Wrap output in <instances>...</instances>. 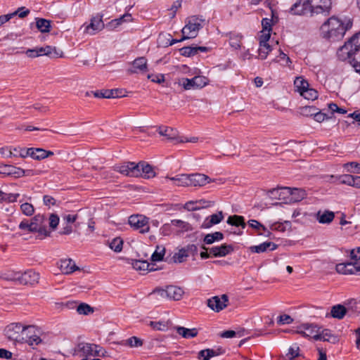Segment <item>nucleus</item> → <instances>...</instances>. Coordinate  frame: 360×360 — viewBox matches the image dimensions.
<instances>
[{"mask_svg":"<svg viewBox=\"0 0 360 360\" xmlns=\"http://www.w3.org/2000/svg\"><path fill=\"white\" fill-rule=\"evenodd\" d=\"M352 27V21L350 18L342 20L333 16L321 25V32L323 38L335 41L342 39L346 31Z\"/></svg>","mask_w":360,"mask_h":360,"instance_id":"f257e3e1","label":"nucleus"},{"mask_svg":"<svg viewBox=\"0 0 360 360\" xmlns=\"http://www.w3.org/2000/svg\"><path fill=\"white\" fill-rule=\"evenodd\" d=\"M360 49V32L354 34L345 44L341 46L338 52V56L341 60H348L356 72L360 74V62L353 57Z\"/></svg>","mask_w":360,"mask_h":360,"instance_id":"f03ea898","label":"nucleus"},{"mask_svg":"<svg viewBox=\"0 0 360 360\" xmlns=\"http://www.w3.org/2000/svg\"><path fill=\"white\" fill-rule=\"evenodd\" d=\"M34 330V326H22L20 323H12L6 326L5 334L11 340L23 342L25 333L27 332L33 333Z\"/></svg>","mask_w":360,"mask_h":360,"instance_id":"7ed1b4c3","label":"nucleus"},{"mask_svg":"<svg viewBox=\"0 0 360 360\" xmlns=\"http://www.w3.org/2000/svg\"><path fill=\"white\" fill-rule=\"evenodd\" d=\"M204 21L205 19L195 15L188 18L187 22L181 30L183 34L181 40L195 38L198 31L202 28V23Z\"/></svg>","mask_w":360,"mask_h":360,"instance_id":"20e7f679","label":"nucleus"},{"mask_svg":"<svg viewBox=\"0 0 360 360\" xmlns=\"http://www.w3.org/2000/svg\"><path fill=\"white\" fill-rule=\"evenodd\" d=\"M4 278L11 281L18 280L20 283L23 285H34L38 283L39 274L30 269L25 271L23 274L15 273L12 275H5Z\"/></svg>","mask_w":360,"mask_h":360,"instance_id":"39448f33","label":"nucleus"},{"mask_svg":"<svg viewBox=\"0 0 360 360\" xmlns=\"http://www.w3.org/2000/svg\"><path fill=\"white\" fill-rule=\"evenodd\" d=\"M103 351V347L98 345L80 342L75 349V355H80L84 356H96L100 354V352Z\"/></svg>","mask_w":360,"mask_h":360,"instance_id":"423d86ee","label":"nucleus"},{"mask_svg":"<svg viewBox=\"0 0 360 360\" xmlns=\"http://www.w3.org/2000/svg\"><path fill=\"white\" fill-rule=\"evenodd\" d=\"M129 224L141 233H148L150 230L148 218L141 214H134L129 217Z\"/></svg>","mask_w":360,"mask_h":360,"instance_id":"0eeeda50","label":"nucleus"},{"mask_svg":"<svg viewBox=\"0 0 360 360\" xmlns=\"http://www.w3.org/2000/svg\"><path fill=\"white\" fill-rule=\"evenodd\" d=\"M114 170L129 177H139V165L134 162H125L114 167Z\"/></svg>","mask_w":360,"mask_h":360,"instance_id":"6e6552de","label":"nucleus"},{"mask_svg":"<svg viewBox=\"0 0 360 360\" xmlns=\"http://www.w3.org/2000/svg\"><path fill=\"white\" fill-rule=\"evenodd\" d=\"M53 154V151L46 150L41 148H28L27 150H26V153L23 152V154L21 153V155L22 158L30 157L34 160H41L49 156H52Z\"/></svg>","mask_w":360,"mask_h":360,"instance_id":"1a4fd4ad","label":"nucleus"},{"mask_svg":"<svg viewBox=\"0 0 360 360\" xmlns=\"http://www.w3.org/2000/svg\"><path fill=\"white\" fill-rule=\"evenodd\" d=\"M229 297L226 294L221 296H214L207 300V306L213 311L219 312L228 305Z\"/></svg>","mask_w":360,"mask_h":360,"instance_id":"9d476101","label":"nucleus"},{"mask_svg":"<svg viewBox=\"0 0 360 360\" xmlns=\"http://www.w3.org/2000/svg\"><path fill=\"white\" fill-rule=\"evenodd\" d=\"M335 269L338 273L342 274L360 275V262L340 263L336 265Z\"/></svg>","mask_w":360,"mask_h":360,"instance_id":"9b49d317","label":"nucleus"},{"mask_svg":"<svg viewBox=\"0 0 360 360\" xmlns=\"http://www.w3.org/2000/svg\"><path fill=\"white\" fill-rule=\"evenodd\" d=\"M0 173L6 176H12L15 178H19L24 176H28L32 173V170H25L10 165H4L0 167Z\"/></svg>","mask_w":360,"mask_h":360,"instance_id":"f8f14e48","label":"nucleus"},{"mask_svg":"<svg viewBox=\"0 0 360 360\" xmlns=\"http://www.w3.org/2000/svg\"><path fill=\"white\" fill-rule=\"evenodd\" d=\"M208 176L203 174H188V186H203L208 183L214 182Z\"/></svg>","mask_w":360,"mask_h":360,"instance_id":"ddd939ff","label":"nucleus"},{"mask_svg":"<svg viewBox=\"0 0 360 360\" xmlns=\"http://www.w3.org/2000/svg\"><path fill=\"white\" fill-rule=\"evenodd\" d=\"M132 67L127 70L129 75L138 72H145L148 70L147 59L145 57H139L131 63Z\"/></svg>","mask_w":360,"mask_h":360,"instance_id":"4468645a","label":"nucleus"},{"mask_svg":"<svg viewBox=\"0 0 360 360\" xmlns=\"http://www.w3.org/2000/svg\"><path fill=\"white\" fill-rule=\"evenodd\" d=\"M312 5L315 10V13H323L324 15H328L331 8V1L330 0H311Z\"/></svg>","mask_w":360,"mask_h":360,"instance_id":"2eb2a0df","label":"nucleus"},{"mask_svg":"<svg viewBox=\"0 0 360 360\" xmlns=\"http://www.w3.org/2000/svg\"><path fill=\"white\" fill-rule=\"evenodd\" d=\"M104 28V23L101 17H94L89 25H86L84 32L90 34H95Z\"/></svg>","mask_w":360,"mask_h":360,"instance_id":"dca6fc26","label":"nucleus"},{"mask_svg":"<svg viewBox=\"0 0 360 360\" xmlns=\"http://www.w3.org/2000/svg\"><path fill=\"white\" fill-rule=\"evenodd\" d=\"M315 8L311 0H302V8H297V6L292 5L290 8L291 12L295 15H305L308 13H315Z\"/></svg>","mask_w":360,"mask_h":360,"instance_id":"f3484780","label":"nucleus"},{"mask_svg":"<svg viewBox=\"0 0 360 360\" xmlns=\"http://www.w3.org/2000/svg\"><path fill=\"white\" fill-rule=\"evenodd\" d=\"M234 250L231 245L223 244L220 246L212 247L210 249V254L214 257H225Z\"/></svg>","mask_w":360,"mask_h":360,"instance_id":"a211bd4d","label":"nucleus"},{"mask_svg":"<svg viewBox=\"0 0 360 360\" xmlns=\"http://www.w3.org/2000/svg\"><path fill=\"white\" fill-rule=\"evenodd\" d=\"M58 267L64 274H70L79 269L78 266H77L75 263L71 259H60L58 263Z\"/></svg>","mask_w":360,"mask_h":360,"instance_id":"6ab92c4d","label":"nucleus"},{"mask_svg":"<svg viewBox=\"0 0 360 360\" xmlns=\"http://www.w3.org/2000/svg\"><path fill=\"white\" fill-rule=\"evenodd\" d=\"M224 219V214L221 211L218 212L216 214H213L210 217H207L201 225L202 229H209L213 225L218 224Z\"/></svg>","mask_w":360,"mask_h":360,"instance_id":"aec40b11","label":"nucleus"},{"mask_svg":"<svg viewBox=\"0 0 360 360\" xmlns=\"http://www.w3.org/2000/svg\"><path fill=\"white\" fill-rule=\"evenodd\" d=\"M137 165H139V169L140 171L139 177L150 179L155 176V172L153 169V167L150 165L145 162H139L137 163Z\"/></svg>","mask_w":360,"mask_h":360,"instance_id":"412c9836","label":"nucleus"},{"mask_svg":"<svg viewBox=\"0 0 360 360\" xmlns=\"http://www.w3.org/2000/svg\"><path fill=\"white\" fill-rule=\"evenodd\" d=\"M283 190L291 195V200L294 202H300L307 196L305 190L302 188L285 187Z\"/></svg>","mask_w":360,"mask_h":360,"instance_id":"4be33fe9","label":"nucleus"},{"mask_svg":"<svg viewBox=\"0 0 360 360\" xmlns=\"http://www.w3.org/2000/svg\"><path fill=\"white\" fill-rule=\"evenodd\" d=\"M302 328L304 330L298 331L299 333L302 334L303 336L312 338L315 340H316V335H318L320 330V328L316 326L313 324H303Z\"/></svg>","mask_w":360,"mask_h":360,"instance_id":"5701e85b","label":"nucleus"},{"mask_svg":"<svg viewBox=\"0 0 360 360\" xmlns=\"http://www.w3.org/2000/svg\"><path fill=\"white\" fill-rule=\"evenodd\" d=\"M278 248V245L272 242H264L258 245H253L250 247L251 252L262 253L266 252L268 249L274 250Z\"/></svg>","mask_w":360,"mask_h":360,"instance_id":"b1692460","label":"nucleus"},{"mask_svg":"<svg viewBox=\"0 0 360 360\" xmlns=\"http://www.w3.org/2000/svg\"><path fill=\"white\" fill-rule=\"evenodd\" d=\"M173 328L179 335L186 339L195 338L198 333V329L195 328L189 329L183 326H174Z\"/></svg>","mask_w":360,"mask_h":360,"instance_id":"393cba45","label":"nucleus"},{"mask_svg":"<svg viewBox=\"0 0 360 360\" xmlns=\"http://www.w3.org/2000/svg\"><path fill=\"white\" fill-rule=\"evenodd\" d=\"M316 340L327 341L333 344H335L338 342V336L331 333V331L328 329H323L321 331L319 330L318 335H316Z\"/></svg>","mask_w":360,"mask_h":360,"instance_id":"a878e982","label":"nucleus"},{"mask_svg":"<svg viewBox=\"0 0 360 360\" xmlns=\"http://www.w3.org/2000/svg\"><path fill=\"white\" fill-rule=\"evenodd\" d=\"M158 133L161 136L167 137V139L172 141H179L177 138V131L175 129L169 127L161 126L158 128Z\"/></svg>","mask_w":360,"mask_h":360,"instance_id":"bb28decb","label":"nucleus"},{"mask_svg":"<svg viewBox=\"0 0 360 360\" xmlns=\"http://www.w3.org/2000/svg\"><path fill=\"white\" fill-rule=\"evenodd\" d=\"M131 265L137 271H151L155 270L154 264H149L146 260H132Z\"/></svg>","mask_w":360,"mask_h":360,"instance_id":"cd10ccee","label":"nucleus"},{"mask_svg":"<svg viewBox=\"0 0 360 360\" xmlns=\"http://www.w3.org/2000/svg\"><path fill=\"white\" fill-rule=\"evenodd\" d=\"M183 295L184 290L182 288L174 285L167 286V299L180 300Z\"/></svg>","mask_w":360,"mask_h":360,"instance_id":"c85d7f7f","label":"nucleus"},{"mask_svg":"<svg viewBox=\"0 0 360 360\" xmlns=\"http://www.w3.org/2000/svg\"><path fill=\"white\" fill-rule=\"evenodd\" d=\"M335 218V214L332 211L325 210L321 212L319 211L316 214V219L321 224H330Z\"/></svg>","mask_w":360,"mask_h":360,"instance_id":"c756f323","label":"nucleus"},{"mask_svg":"<svg viewBox=\"0 0 360 360\" xmlns=\"http://www.w3.org/2000/svg\"><path fill=\"white\" fill-rule=\"evenodd\" d=\"M149 326L154 330L166 331L169 328H173L172 323L171 321H150Z\"/></svg>","mask_w":360,"mask_h":360,"instance_id":"7c9ffc66","label":"nucleus"},{"mask_svg":"<svg viewBox=\"0 0 360 360\" xmlns=\"http://www.w3.org/2000/svg\"><path fill=\"white\" fill-rule=\"evenodd\" d=\"M347 313V309L344 305L336 304L332 307L330 316L338 319H342Z\"/></svg>","mask_w":360,"mask_h":360,"instance_id":"2f4dec72","label":"nucleus"},{"mask_svg":"<svg viewBox=\"0 0 360 360\" xmlns=\"http://www.w3.org/2000/svg\"><path fill=\"white\" fill-rule=\"evenodd\" d=\"M224 350L218 349L214 350L213 349H202L199 352L198 357L202 358L203 360H209L210 358L222 354Z\"/></svg>","mask_w":360,"mask_h":360,"instance_id":"473e14b6","label":"nucleus"},{"mask_svg":"<svg viewBox=\"0 0 360 360\" xmlns=\"http://www.w3.org/2000/svg\"><path fill=\"white\" fill-rule=\"evenodd\" d=\"M226 222L231 226H241L243 229H245L246 226L244 217L240 215L235 214L229 217Z\"/></svg>","mask_w":360,"mask_h":360,"instance_id":"72a5a7b5","label":"nucleus"},{"mask_svg":"<svg viewBox=\"0 0 360 360\" xmlns=\"http://www.w3.org/2000/svg\"><path fill=\"white\" fill-rule=\"evenodd\" d=\"M224 238V234L221 232L216 231L213 233L207 234L203 239V242L207 245H210L215 241L221 240Z\"/></svg>","mask_w":360,"mask_h":360,"instance_id":"f704fd0d","label":"nucleus"},{"mask_svg":"<svg viewBox=\"0 0 360 360\" xmlns=\"http://www.w3.org/2000/svg\"><path fill=\"white\" fill-rule=\"evenodd\" d=\"M36 26L42 33L50 32L51 21L44 18H37Z\"/></svg>","mask_w":360,"mask_h":360,"instance_id":"c9c22d12","label":"nucleus"},{"mask_svg":"<svg viewBox=\"0 0 360 360\" xmlns=\"http://www.w3.org/2000/svg\"><path fill=\"white\" fill-rule=\"evenodd\" d=\"M291 229V222L290 221H284L283 222L276 221L271 224L270 229L284 232L287 229Z\"/></svg>","mask_w":360,"mask_h":360,"instance_id":"e433bc0d","label":"nucleus"},{"mask_svg":"<svg viewBox=\"0 0 360 360\" xmlns=\"http://www.w3.org/2000/svg\"><path fill=\"white\" fill-rule=\"evenodd\" d=\"M243 36L237 33H231L229 37V44L235 49H239L241 47V40Z\"/></svg>","mask_w":360,"mask_h":360,"instance_id":"4c0bfd02","label":"nucleus"},{"mask_svg":"<svg viewBox=\"0 0 360 360\" xmlns=\"http://www.w3.org/2000/svg\"><path fill=\"white\" fill-rule=\"evenodd\" d=\"M169 179L174 181L175 184L178 186H188V174H179L174 177H170Z\"/></svg>","mask_w":360,"mask_h":360,"instance_id":"58836bf2","label":"nucleus"},{"mask_svg":"<svg viewBox=\"0 0 360 360\" xmlns=\"http://www.w3.org/2000/svg\"><path fill=\"white\" fill-rule=\"evenodd\" d=\"M28 333L29 332H27L25 333L24 335V337H25V339L23 340V342L27 343L29 345H37L38 344H39L41 342V339L40 338V337L37 335V334H33V335H28ZM30 333H32L31 332H30ZM35 333V330H34V332L32 333Z\"/></svg>","mask_w":360,"mask_h":360,"instance_id":"ea45409f","label":"nucleus"},{"mask_svg":"<svg viewBox=\"0 0 360 360\" xmlns=\"http://www.w3.org/2000/svg\"><path fill=\"white\" fill-rule=\"evenodd\" d=\"M20 196L19 193H6L0 191V202H14Z\"/></svg>","mask_w":360,"mask_h":360,"instance_id":"a19ab883","label":"nucleus"},{"mask_svg":"<svg viewBox=\"0 0 360 360\" xmlns=\"http://www.w3.org/2000/svg\"><path fill=\"white\" fill-rule=\"evenodd\" d=\"M294 85L300 94L309 87L308 82L301 77H296L294 82Z\"/></svg>","mask_w":360,"mask_h":360,"instance_id":"79ce46f5","label":"nucleus"},{"mask_svg":"<svg viewBox=\"0 0 360 360\" xmlns=\"http://www.w3.org/2000/svg\"><path fill=\"white\" fill-rule=\"evenodd\" d=\"M122 345L130 347H139L143 345V340L136 336H132L126 340Z\"/></svg>","mask_w":360,"mask_h":360,"instance_id":"37998d69","label":"nucleus"},{"mask_svg":"<svg viewBox=\"0 0 360 360\" xmlns=\"http://www.w3.org/2000/svg\"><path fill=\"white\" fill-rule=\"evenodd\" d=\"M122 246L123 240L120 237L114 238L109 244L110 248L116 252H121L122 250Z\"/></svg>","mask_w":360,"mask_h":360,"instance_id":"c03bdc74","label":"nucleus"},{"mask_svg":"<svg viewBox=\"0 0 360 360\" xmlns=\"http://www.w3.org/2000/svg\"><path fill=\"white\" fill-rule=\"evenodd\" d=\"M300 95L305 99L314 101L318 98V92L314 89L309 87L301 92Z\"/></svg>","mask_w":360,"mask_h":360,"instance_id":"a18cd8bd","label":"nucleus"},{"mask_svg":"<svg viewBox=\"0 0 360 360\" xmlns=\"http://www.w3.org/2000/svg\"><path fill=\"white\" fill-rule=\"evenodd\" d=\"M318 109L315 106L305 105L300 108V113L305 117L314 116Z\"/></svg>","mask_w":360,"mask_h":360,"instance_id":"49530a36","label":"nucleus"},{"mask_svg":"<svg viewBox=\"0 0 360 360\" xmlns=\"http://www.w3.org/2000/svg\"><path fill=\"white\" fill-rule=\"evenodd\" d=\"M45 54L46 56L50 58H59L62 57L63 52H58L56 47H53L51 46H46L44 47Z\"/></svg>","mask_w":360,"mask_h":360,"instance_id":"de8ad7c7","label":"nucleus"},{"mask_svg":"<svg viewBox=\"0 0 360 360\" xmlns=\"http://www.w3.org/2000/svg\"><path fill=\"white\" fill-rule=\"evenodd\" d=\"M77 311L79 314L88 315L94 312V309L86 303H81L77 306Z\"/></svg>","mask_w":360,"mask_h":360,"instance_id":"09e8293b","label":"nucleus"},{"mask_svg":"<svg viewBox=\"0 0 360 360\" xmlns=\"http://www.w3.org/2000/svg\"><path fill=\"white\" fill-rule=\"evenodd\" d=\"M193 79L195 89L202 88L208 83V79L204 76H195Z\"/></svg>","mask_w":360,"mask_h":360,"instance_id":"8fccbe9b","label":"nucleus"},{"mask_svg":"<svg viewBox=\"0 0 360 360\" xmlns=\"http://www.w3.org/2000/svg\"><path fill=\"white\" fill-rule=\"evenodd\" d=\"M271 18H263L262 20V30L264 32H271L272 30V20H274V11H271Z\"/></svg>","mask_w":360,"mask_h":360,"instance_id":"3c124183","label":"nucleus"},{"mask_svg":"<svg viewBox=\"0 0 360 360\" xmlns=\"http://www.w3.org/2000/svg\"><path fill=\"white\" fill-rule=\"evenodd\" d=\"M171 224L172 225L179 228L181 231H187L190 229V224L188 222L180 219H172L171 221Z\"/></svg>","mask_w":360,"mask_h":360,"instance_id":"603ef678","label":"nucleus"},{"mask_svg":"<svg viewBox=\"0 0 360 360\" xmlns=\"http://www.w3.org/2000/svg\"><path fill=\"white\" fill-rule=\"evenodd\" d=\"M193 77L191 79L182 78L179 84L182 86L185 90L195 89V87L193 83Z\"/></svg>","mask_w":360,"mask_h":360,"instance_id":"864d4df0","label":"nucleus"},{"mask_svg":"<svg viewBox=\"0 0 360 360\" xmlns=\"http://www.w3.org/2000/svg\"><path fill=\"white\" fill-rule=\"evenodd\" d=\"M181 56L191 57L197 54L195 46H185L179 49Z\"/></svg>","mask_w":360,"mask_h":360,"instance_id":"5fc2aeb1","label":"nucleus"},{"mask_svg":"<svg viewBox=\"0 0 360 360\" xmlns=\"http://www.w3.org/2000/svg\"><path fill=\"white\" fill-rule=\"evenodd\" d=\"M271 51V47L269 44L259 45V56L261 59L266 58L268 54Z\"/></svg>","mask_w":360,"mask_h":360,"instance_id":"6e6d98bb","label":"nucleus"},{"mask_svg":"<svg viewBox=\"0 0 360 360\" xmlns=\"http://www.w3.org/2000/svg\"><path fill=\"white\" fill-rule=\"evenodd\" d=\"M45 220V217L43 214H37L31 219V224H33L36 231L39 230V227L42 226Z\"/></svg>","mask_w":360,"mask_h":360,"instance_id":"4d7b16f0","label":"nucleus"},{"mask_svg":"<svg viewBox=\"0 0 360 360\" xmlns=\"http://www.w3.org/2000/svg\"><path fill=\"white\" fill-rule=\"evenodd\" d=\"M22 212L26 216H31L34 214V206L28 202L22 203L20 206Z\"/></svg>","mask_w":360,"mask_h":360,"instance_id":"13d9d810","label":"nucleus"},{"mask_svg":"<svg viewBox=\"0 0 360 360\" xmlns=\"http://www.w3.org/2000/svg\"><path fill=\"white\" fill-rule=\"evenodd\" d=\"M189 256V254L186 251L185 248L179 250L174 256L175 262L181 263L184 262V258Z\"/></svg>","mask_w":360,"mask_h":360,"instance_id":"bf43d9fd","label":"nucleus"},{"mask_svg":"<svg viewBox=\"0 0 360 360\" xmlns=\"http://www.w3.org/2000/svg\"><path fill=\"white\" fill-rule=\"evenodd\" d=\"M299 352V347H296L295 349L292 347H290L288 349V352L286 354V357H288V359H285L284 360H293L295 357L300 356Z\"/></svg>","mask_w":360,"mask_h":360,"instance_id":"052dcab7","label":"nucleus"},{"mask_svg":"<svg viewBox=\"0 0 360 360\" xmlns=\"http://www.w3.org/2000/svg\"><path fill=\"white\" fill-rule=\"evenodd\" d=\"M19 229L21 230H27L29 232H36V229L33 224L28 222L27 220H24L19 224Z\"/></svg>","mask_w":360,"mask_h":360,"instance_id":"680f3d73","label":"nucleus"},{"mask_svg":"<svg viewBox=\"0 0 360 360\" xmlns=\"http://www.w3.org/2000/svg\"><path fill=\"white\" fill-rule=\"evenodd\" d=\"M0 154L6 158L17 157V153L12 150V147H2L0 148Z\"/></svg>","mask_w":360,"mask_h":360,"instance_id":"e2e57ef3","label":"nucleus"},{"mask_svg":"<svg viewBox=\"0 0 360 360\" xmlns=\"http://www.w3.org/2000/svg\"><path fill=\"white\" fill-rule=\"evenodd\" d=\"M293 321V319L287 314L281 315L278 318L277 323L279 325L290 324Z\"/></svg>","mask_w":360,"mask_h":360,"instance_id":"0e129e2a","label":"nucleus"},{"mask_svg":"<svg viewBox=\"0 0 360 360\" xmlns=\"http://www.w3.org/2000/svg\"><path fill=\"white\" fill-rule=\"evenodd\" d=\"M248 224L251 228H252L255 230L259 231L260 229H262L263 231H266V227L263 224H262L260 222H259L258 221H257L255 219L249 220Z\"/></svg>","mask_w":360,"mask_h":360,"instance_id":"69168bd1","label":"nucleus"},{"mask_svg":"<svg viewBox=\"0 0 360 360\" xmlns=\"http://www.w3.org/2000/svg\"><path fill=\"white\" fill-rule=\"evenodd\" d=\"M59 223V217L56 214H51L49 216V226L52 229L57 228Z\"/></svg>","mask_w":360,"mask_h":360,"instance_id":"338daca9","label":"nucleus"},{"mask_svg":"<svg viewBox=\"0 0 360 360\" xmlns=\"http://www.w3.org/2000/svg\"><path fill=\"white\" fill-rule=\"evenodd\" d=\"M350 256L354 262L360 263V247L353 249L350 252Z\"/></svg>","mask_w":360,"mask_h":360,"instance_id":"774afa93","label":"nucleus"}]
</instances>
